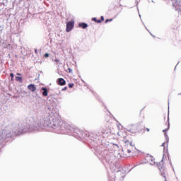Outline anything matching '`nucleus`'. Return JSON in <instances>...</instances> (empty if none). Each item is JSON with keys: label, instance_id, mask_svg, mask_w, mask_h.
Here are the masks:
<instances>
[{"label": "nucleus", "instance_id": "6ab92c4d", "mask_svg": "<svg viewBox=\"0 0 181 181\" xmlns=\"http://www.w3.org/2000/svg\"><path fill=\"white\" fill-rule=\"evenodd\" d=\"M54 62H55L56 63H59V62H60V59H54Z\"/></svg>", "mask_w": 181, "mask_h": 181}, {"label": "nucleus", "instance_id": "f257e3e1", "mask_svg": "<svg viewBox=\"0 0 181 181\" xmlns=\"http://www.w3.org/2000/svg\"><path fill=\"white\" fill-rule=\"evenodd\" d=\"M51 128H64L66 127V122L62 119L60 115L51 114Z\"/></svg>", "mask_w": 181, "mask_h": 181}, {"label": "nucleus", "instance_id": "6e6552de", "mask_svg": "<svg viewBox=\"0 0 181 181\" xmlns=\"http://www.w3.org/2000/svg\"><path fill=\"white\" fill-rule=\"evenodd\" d=\"M41 91H42V95H43L44 97H47V95H48V90H47V88L42 87V88H41Z\"/></svg>", "mask_w": 181, "mask_h": 181}, {"label": "nucleus", "instance_id": "393cba45", "mask_svg": "<svg viewBox=\"0 0 181 181\" xmlns=\"http://www.w3.org/2000/svg\"><path fill=\"white\" fill-rule=\"evenodd\" d=\"M127 152H128V153H131V150L130 149H127Z\"/></svg>", "mask_w": 181, "mask_h": 181}, {"label": "nucleus", "instance_id": "2eb2a0df", "mask_svg": "<svg viewBox=\"0 0 181 181\" xmlns=\"http://www.w3.org/2000/svg\"><path fill=\"white\" fill-rule=\"evenodd\" d=\"M108 22H112V18L105 20V23H108Z\"/></svg>", "mask_w": 181, "mask_h": 181}, {"label": "nucleus", "instance_id": "c85d7f7f", "mask_svg": "<svg viewBox=\"0 0 181 181\" xmlns=\"http://www.w3.org/2000/svg\"><path fill=\"white\" fill-rule=\"evenodd\" d=\"M35 53H37V49H35Z\"/></svg>", "mask_w": 181, "mask_h": 181}, {"label": "nucleus", "instance_id": "423d86ee", "mask_svg": "<svg viewBox=\"0 0 181 181\" xmlns=\"http://www.w3.org/2000/svg\"><path fill=\"white\" fill-rule=\"evenodd\" d=\"M57 84H59V86H66V80L63 78H59L57 80Z\"/></svg>", "mask_w": 181, "mask_h": 181}, {"label": "nucleus", "instance_id": "f8f14e48", "mask_svg": "<svg viewBox=\"0 0 181 181\" xmlns=\"http://www.w3.org/2000/svg\"><path fill=\"white\" fill-rule=\"evenodd\" d=\"M10 77H11V81H13V78L15 77V75L13 74V73L10 74Z\"/></svg>", "mask_w": 181, "mask_h": 181}, {"label": "nucleus", "instance_id": "7c9ffc66", "mask_svg": "<svg viewBox=\"0 0 181 181\" xmlns=\"http://www.w3.org/2000/svg\"><path fill=\"white\" fill-rule=\"evenodd\" d=\"M177 64H179V62L177 64Z\"/></svg>", "mask_w": 181, "mask_h": 181}, {"label": "nucleus", "instance_id": "b1692460", "mask_svg": "<svg viewBox=\"0 0 181 181\" xmlns=\"http://www.w3.org/2000/svg\"><path fill=\"white\" fill-rule=\"evenodd\" d=\"M2 28V25H0V29ZM0 33H2V30H0Z\"/></svg>", "mask_w": 181, "mask_h": 181}, {"label": "nucleus", "instance_id": "39448f33", "mask_svg": "<svg viewBox=\"0 0 181 181\" xmlns=\"http://www.w3.org/2000/svg\"><path fill=\"white\" fill-rule=\"evenodd\" d=\"M158 169L160 170V172L161 173V176H163V177L165 179V181H166V176H165V168H163V165L160 166V164H158Z\"/></svg>", "mask_w": 181, "mask_h": 181}, {"label": "nucleus", "instance_id": "7ed1b4c3", "mask_svg": "<svg viewBox=\"0 0 181 181\" xmlns=\"http://www.w3.org/2000/svg\"><path fill=\"white\" fill-rule=\"evenodd\" d=\"M173 2V6L175 11L177 12L181 11V0H171Z\"/></svg>", "mask_w": 181, "mask_h": 181}, {"label": "nucleus", "instance_id": "412c9836", "mask_svg": "<svg viewBox=\"0 0 181 181\" xmlns=\"http://www.w3.org/2000/svg\"><path fill=\"white\" fill-rule=\"evenodd\" d=\"M166 145H168L166 143H163L161 146H163V148H165V146H166Z\"/></svg>", "mask_w": 181, "mask_h": 181}, {"label": "nucleus", "instance_id": "f3484780", "mask_svg": "<svg viewBox=\"0 0 181 181\" xmlns=\"http://www.w3.org/2000/svg\"><path fill=\"white\" fill-rule=\"evenodd\" d=\"M144 131H146L147 132H149L151 130L149 129V128L144 127Z\"/></svg>", "mask_w": 181, "mask_h": 181}, {"label": "nucleus", "instance_id": "c756f323", "mask_svg": "<svg viewBox=\"0 0 181 181\" xmlns=\"http://www.w3.org/2000/svg\"><path fill=\"white\" fill-rule=\"evenodd\" d=\"M177 64H179V62L177 64Z\"/></svg>", "mask_w": 181, "mask_h": 181}, {"label": "nucleus", "instance_id": "5701e85b", "mask_svg": "<svg viewBox=\"0 0 181 181\" xmlns=\"http://www.w3.org/2000/svg\"><path fill=\"white\" fill-rule=\"evenodd\" d=\"M100 21H104V16H102L100 17Z\"/></svg>", "mask_w": 181, "mask_h": 181}, {"label": "nucleus", "instance_id": "cd10ccee", "mask_svg": "<svg viewBox=\"0 0 181 181\" xmlns=\"http://www.w3.org/2000/svg\"><path fill=\"white\" fill-rule=\"evenodd\" d=\"M151 35L153 36V37H155V36L153 35H152V33H151Z\"/></svg>", "mask_w": 181, "mask_h": 181}, {"label": "nucleus", "instance_id": "0eeeda50", "mask_svg": "<svg viewBox=\"0 0 181 181\" xmlns=\"http://www.w3.org/2000/svg\"><path fill=\"white\" fill-rule=\"evenodd\" d=\"M28 90H30V91H32L33 93H35V91H36V86L33 84L28 85Z\"/></svg>", "mask_w": 181, "mask_h": 181}, {"label": "nucleus", "instance_id": "bb28decb", "mask_svg": "<svg viewBox=\"0 0 181 181\" xmlns=\"http://www.w3.org/2000/svg\"><path fill=\"white\" fill-rule=\"evenodd\" d=\"M103 134H106L105 130L103 131Z\"/></svg>", "mask_w": 181, "mask_h": 181}, {"label": "nucleus", "instance_id": "4468645a", "mask_svg": "<svg viewBox=\"0 0 181 181\" xmlns=\"http://www.w3.org/2000/svg\"><path fill=\"white\" fill-rule=\"evenodd\" d=\"M69 88H73V87H74V83H69Z\"/></svg>", "mask_w": 181, "mask_h": 181}, {"label": "nucleus", "instance_id": "a878e982", "mask_svg": "<svg viewBox=\"0 0 181 181\" xmlns=\"http://www.w3.org/2000/svg\"><path fill=\"white\" fill-rule=\"evenodd\" d=\"M16 74H17V76H22V74L20 73H17Z\"/></svg>", "mask_w": 181, "mask_h": 181}, {"label": "nucleus", "instance_id": "aec40b11", "mask_svg": "<svg viewBox=\"0 0 181 181\" xmlns=\"http://www.w3.org/2000/svg\"><path fill=\"white\" fill-rule=\"evenodd\" d=\"M168 129H169V124L168 125V128L163 130V132H166V131H168Z\"/></svg>", "mask_w": 181, "mask_h": 181}, {"label": "nucleus", "instance_id": "dca6fc26", "mask_svg": "<svg viewBox=\"0 0 181 181\" xmlns=\"http://www.w3.org/2000/svg\"><path fill=\"white\" fill-rule=\"evenodd\" d=\"M49 53H45V54H44V57H45V58L49 57Z\"/></svg>", "mask_w": 181, "mask_h": 181}, {"label": "nucleus", "instance_id": "473e14b6", "mask_svg": "<svg viewBox=\"0 0 181 181\" xmlns=\"http://www.w3.org/2000/svg\"><path fill=\"white\" fill-rule=\"evenodd\" d=\"M175 69H176V66H175Z\"/></svg>", "mask_w": 181, "mask_h": 181}, {"label": "nucleus", "instance_id": "ddd939ff", "mask_svg": "<svg viewBox=\"0 0 181 181\" xmlns=\"http://www.w3.org/2000/svg\"><path fill=\"white\" fill-rule=\"evenodd\" d=\"M127 143L129 144L127 145H129V146H132V148H134V146H135V144H134L133 142L127 141Z\"/></svg>", "mask_w": 181, "mask_h": 181}, {"label": "nucleus", "instance_id": "4be33fe9", "mask_svg": "<svg viewBox=\"0 0 181 181\" xmlns=\"http://www.w3.org/2000/svg\"><path fill=\"white\" fill-rule=\"evenodd\" d=\"M68 70H69V73H73V69L69 68Z\"/></svg>", "mask_w": 181, "mask_h": 181}, {"label": "nucleus", "instance_id": "20e7f679", "mask_svg": "<svg viewBox=\"0 0 181 181\" xmlns=\"http://www.w3.org/2000/svg\"><path fill=\"white\" fill-rule=\"evenodd\" d=\"M74 29V21L71 20V21L66 23V32H71Z\"/></svg>", "mask_w": 181, "mask_h": 181}, {"label": "nucleus", "instance_id": "f03ea898", "mask_svg": "<svg viewBox=\"0 0 181 181\" xmlns=\"http://www.w3.org/2000/svg\"><path fill=\"white\" fill-rule=\"evenodd\" d=\"M51 117L52 114L43 115L40 119V124L42 125L44 128H46V127H49V125L51 126Z\"/></svg>", "mask_w": 181, "mask_h": 181}, {"label": "nucleus", "instance_id": "9b49d317", "mask_svg": "<svg viewBox=\"0 0 181 181\" xmlns=\"http://www.w3.org/2000/svg\"><path fill=\"white\" fill-rule=\"evenodd\" d=\"M92 21H94V22H96V23H101V20H98L97 18H93Z\"/></svg>", "mask_w": 181, "mask_h": 181}, {"label": "nucleus", "instance_id": "a211bd4d", "mask_svg": "<svg viewBox=\"0 0 181 181\" xmlns=\"http://www.w3.org/2000/svg\"><path fill=\"white\" fill-rule=\"evenodd\" d=\"M66 90H67V86H65L64 88H63L62 89V91H66Z\"/></svg>", "mask_w": 181, "mask_h": 181}, {"label": "nucleus", "instance_id": "1a4fd4ad", "mask_svg": "<svg viewBox=\"0 0 181 181\" xmlns=\"http://www.w3.org/2000/svg\"><path fill=\"white\" fill-rule=\"evenodd\" d=\"M79 28H82V29H86V28H88V24L86 23H81L78 24Z\"/></svg>", "mask_w": 181, "mask_h": 181}, {"label": "nucleus", "instance_id": "2f4dec72", "mask_svg": "<svg viewBox=\"0 0 181 181\" xmlns=\"http://www.w3.org/2000/svg\"><path fill=\"white\" fill-rule=\"evenodd\" d=\"M175 69H176V66H175Z\"/></svg>", "mask_w": 181, "mask_h": 181}, {"label": "nucleus", "instance_id": "9d476101", "mask_svg": "<svg viewBox=\"0 0 181 181\" xmlns=\"http://www.w3.org/2000/svg\"><path fill=\"white\" fill-rule=\"evenodd\" d=\"M16 81H18V83H23L22 76H16Z\"/></svg>", "mask_w": 181, "mask_h": 181}]
</instances>
